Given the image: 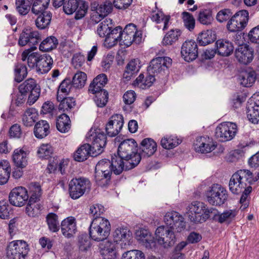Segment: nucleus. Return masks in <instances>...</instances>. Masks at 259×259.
Returning a JSON list of instances; mask_svg holds the SVG:
<instances>
[{"label": "nucleus", "mask_w": 259, "mask_h": 259, "mask_svg": "<svg viewBox=\"0 0 259 259\" xmlns=\"http://www.w3.org/2000/svg\"><path fill=\"white\" fill-rule=\"evenodd\" d=\"M138 239L143 242H145L149 244L153 242V237L151 236L149 231L145 229H141L136 232Z\"/></svg>", "instance_id": "nucleus-61"}, {"label": "nucleus", "mask_w": 259, "mask_h": 259, "mask_svg": "<svg viewBox=\"0 0 259 259\" xmlns=\"http://www.w3.org/2000/svg\"><path fill=\"white\" fill-rule=\"evenodd\" d=\"M131 233L126 228H117L113 233V238L115 242L120 244L122 247L129 244Z\"/></svg>", "instance_id": "nucleus-22"}, {"label": "nucleus", "mask_w": 259, "mask_h": 259, "mask_svg": "<svg viewBox=\"0 0 259 259\" xmlns=\"http://www.w3.org/2000/svg\"><path fill=\"white\" fill-rule=\"evenodd\" d=\"M87 75L85 73L79 71L75 73L71 80L73 87L76 89H81L84 87L87 80Z\"/></svg>", "instance_id": "nucleus-54"}, {"label": "nucleus", "mask_w": 259, "mask_h": 259, "mask_svg": "<svg viewBox=\"0 0 259 259\" xmlns=\"http://www.w3.org/2000/svg\"><path fill=\"white\" fill-rule=\"evenodd\" d=\"M217 144L207 136H200L196 138L194 143V150L200 153H208L214 150Z\"/></svg>", "instance_id": "nucleus-17"}, {"label": "nucleus", "mask_w": 259, "mask_h": 259, "mask_svg": "<svg viewBox=\"0 0 259 259\" xmlns=\"http://www.w3.org/2000/svg\"><path fill=\"white\" fill-rule=\"evenodd\" d=\"M114 244L107 242L103 247L101 248V254L104 259H114L116 256Z\"/></svg>", "instance_id": "nucleus-50"}, {"label": "nucleus", "mask_w": 259, "mask_h": 259, "mask_svg": "<svg viewBox=\"0 0 259 259\" xmlns=\"http://www.w3.org/2000/svg\"><path fill=\"white\" fill-rule=\"evenodd\" d=\"M142 32H138L136 36H134L133 34L126 33L122 30L121 32L120 45L128 47L133 43L139 44L142 42Z\"/></svg>", "instance_id": "nucleus-32"}, {"label": "nucleus", "mask_w": 259, "mask_h": 259, "mask_svg": "<svg viewBox=\"0 0 259 259\" xmlns=\"http://www.w3.org/2000/svg\"><path fill=\"white\" fill-rule=\"evenodd\" d=\"M140 67L139 60L137 59L131 60L126 66L123 77L126 80H130L133 75L139 71Z\"/></svg>", "instance_id": "nucleus-35"}, {"label": "nucleus", "mask_w": 259, "mask_h": 259, "mask_svg": "<svg viewBox=\"0 0 259 259\" xmlns=\"http://www.w3.org/2000/svg\"><path fill=\"white\" fill-rule=\"evenodd\" d=\"M256 73L253 70L242 71L239 75L240 84L245 87H251L256 79Z\"/></svg>", "instance_id": "nucleus-33"}, {"label": "nucleus", "mask_w": 259, "mask_h": 259, "mask_svg": "<svg viewBox=\"0 0 259 259\" xmlns=\"http://www.w3.org/2000/svg\"><path fill=\"white\" fill-rule=\"evenodd\" d=\"M155 80V76L147 71L146 75L141 73L135 81L134 84L141 89H146L151 87Z\"/></svg>", "instance_id": "nucleus-30"}, {"label": "nucleus", "mask_w": 259, "mask_h": 259, "mask_svg": "<svg viewBox=\"0 0 259 259\" xmlns=\"http://www.w3.org/2000/svg\"><path fill=\"white\" fill-rule=\"evenodd\" d=\"M121 259H145V255L140 250H132L124 252Z\"/></svg>", "instance_id": "nucleus-63"}, {"label": "nucleus", "mask_w": 259, "mask_h": 259, "mask_svg": "<svg viewBox=\"0 0 259 259\" xmlns=\"http://www.w3.org/2000/svg\"><path fill=\"white\" fill-rule=\"evenodd\" d=\"M124 167L119 162L117 159L112 156L111 161L107 159L100 160L96 165L95 178L98 186L106 187L111 183V175H116L121 174Z\"/></svg>", "instance_id": "nucleus-3"}, {"label": "nucleus", "mask_w": 259, "mask_h": 259, "mask_svg": "<svg viewBox=\"0 0 259 259\" xmlns=\"http://www.w3.org/2000/svg\"><path fill=\"white\" fill-rule=\"evenodd\" d=\"M233 179V175L232 176L229 184V189L232 193L234 194H238L242 192L243 188L246 187V184H244L243 182H240L239 180H232Z\"/></svg>", "instance_id": "nucleus-57"}, {"label": "nucleus", "mask_w": 259, "mask_h": 259, "mask_svg": "<svg viewBox=\"0 0 259 259\" xmlns=\"http://www.w3.org/2000/svg\"><path fill=\"white\" fill-rule=\"evenodd\" d=\"M72 88L73 87L71 80L70 78H66L61 82L59 87L58 94L59 92H60L65 95H68L71 92Z\"/></svg>", "instance_id": "nucleus-64"}, {"label": "nucleus", "mask_w": 259, "mask_h": 259, "mask_svg": "<svg viewBox=\"0 0 259 259\" xmlns=\"http://www.w3.org/2000/svg\"><path fill=\"white\" fill-rule=\"evenodd\" d=\"M41 40V36L37 31L30 29H24L20 34L18 44L20 46L28 45L30 48L25 50L22 54V60H27V64L31 68L36 69L40 55L38 53H31L36 49V46Z\"/></svg>", "instance_id": "nucleus-1"}, {"label": "nucleus", "mask_w": 259, "mask_h": 259, "mask_svg": "<svg viewBox=\"0 0 259 259\" xmlns=\"http://www.w3.org/2000/svg\"><path fill=\"white\" fill-rule=\"evenodd\" d=\"M50 0H33L31 4V12L34 15H38L48 12V7Z\"/></svg>", "instance_id": "nucleus-39"}, {"label": "nucleus", "mask_w": 259, "mask_h": 259, "mask_svg": "<svg viewBox=\"0 0 259 259\" xmlns=\"http://www.w3.org/2000/svg\"><path fill=\"white\" fill-rule=\"evenodd\" d=\"M181 32L179 29H171L164 35L162 43L164 46H170L176 42Z\"/></svg>", "instance_id": "nucleus-44"}, {"label": "nucleus", "mask_w": 259, "mask_h": 259, "mask_svg": "<svg viewBox=\"0 0 259 259\" xmlns=\"http://www.w3.org/2000/svg\"><path fill=\"white\" fill-rule=\"evenodd\" d=\"M62 234L67 238H70L77 232L76 220L73 217H69L63 220L61 224Z\"/></svg>", "instance_id": "nucleus-21"}, {"label": "nucleus", "mask_w": 259, "mask_h": 259, "mask_svg": "<svg viewBox=\"0 0 259 259\" xmlns=\"http://www.w3.org/2000/svg\"><path fill=\"white\" fill-rule=\"evenodd\" d=\"M235 56L240 64L247 65L254 58V50L246 44L240 45L235 51Z\"/></svg>", "instance_id": "nucleus-18"}, {"label": "nucleus", "mask_w": 259, "mask_h": 259, "mask_svg": "<svg viewBox=\"0 0 259 259\" xmlns=\"http://www.w3.org/2000/svg\"><path fill=\"white\" fill-rule=\"evenodd\" d=\"M233 181L239 180L243 182L244 184L251 185L257 181V179L254 178L253 174L248 169H240L233 174Z\"/></svg>", "instance_id": "nucleus-25"}, {"label": "nucleus", "mask_w": 259, "mask_h": 259, "mask_svg": "<svg viewBox=\"0 0 259 259\" xmlns=\"http://www.w3.org/2000/svg\"><path fill=\"white\" fill-rule=\"evenodd\" d=\"M215 39V34L211 30H207L198 35L197 41L200 46H205L213 42Z\"/></svg>", "instance_id": "nucleus-37"}, {"label": "nucleus", "mask_w": 259, "mask_h": 259, "mask_svg": "<svg viewBox=\"0 0 259 259\" xmlns=\"http://www.w3.org/2000/svg\"><path fill=\"white\" fill-rule=\"evenodd\" d=\"M37 16L35 22L36 26L39 29H45L48 28L52 17V14L50 11L45 12Z\"/></svg>", "instance_id": "nucleus-36"}, {"label": "nucleus", "mask_w": 259, "mask_h": 259, "mask_svg": "<svg viewBox=\"0 0 259 259\" xmlns=\"http://www.w3.org/2000/svg\"><path fill=\"white\" fill-rule=\"evenodd\" d=\"M164 221L166 227L178 232H180L185 228L183 217L176 211L166 213L164 215Z\"/></svg>", "instance_id": "nucleus-16"}, {"label": "nucleus", "mask_w": 259, "mask_h": 259, "mask_svg": "<svg viewBox=\"0 0 259 259\" xmlns=\"http://www.w3.org/2000/svg\"><path fill=\"white\" fill-rule=\"evenodd\" d=\"M123 122L121 114H113L106 124V135L110 137L117 136L122 128Z\"/></svg>", "instance_id": "nucleus-19"}, {"label": "nucleus", "mask_w": 259, "mask_h": 259, "mask_svg": "<svg viewBox=\"0 0 259 259\" xmlns=\"http://www.w3.org/2000/svg\"><path fill=\"white\" fill-rule=\"evenodd\" d=\"M92 148L89 144H84L81 145L74 153V159L78 162L87 160L90 156H92Z\"/></svg>", "instance_id": "nucleus-27"}, {"label": "nucleus", "mask_w": 259, "mask_h": 259, "mask_svg": "<svg viewBox=\"0 0 259 259\" xmlns=\"http://www.w3.org/2000/svg\"><path fill=\"white\" fill-rule=\"evenodd\" d=\"M27 243L23 240H15L10 242L6 249L9 259H25L29 251Z\"/></svg>", "instance_id": "nucleus-9"}, {"label": "nucleus", "mask_w": 259, "mask_h": 259, "mask_svg": "<svg viewBox=\"0 0 259 259\" xmlns=\"http://www.w3.org/2000/svg\"><path fill=\"white\" fill-rule=\"evenodd\" d=\"M70 119L68 114H60L57 119V128L61 133H66L70 128Z\"/></svg>", "instance_id": "nucleus-40"}, {"label": "nucleus", "mask_w": 259, "mask_h": 259, "mask_svg": "<svg viewBox=\"0 0 259 259\" xmlns=\"http://www.w3.org/2000/svg\"><path fill=\"white\" fill-rule=\"evenodd\" d=\"M207 200L214 206L223 204L228 199L227 191L221 185L214 184L206 192Z\"/></svg>", "instance_id": "nucleus-8"}, {"label": "nucleus", "mask_w": 259, "mask_h": 259, "mask_svg": "<svg viewBox=\"0 0 259 259\" xmlns=\"http://www.w3.org/2000/svg\"><path fill=\"white\" fill-rule=\"evenodd\" d=\"M248 21V12L246 10H241L232 16L228 22L227 27L231 32L239 31L243 29Z\"/></svg>", "instance_id": "nucleus-14"}, {"label": "nucleus", "mask_w": 259, "mask_h": 259, "mask_svg": "<svg viewBox=\"0 0 259 259\" xmlns=\"http://www.w3.org/2000/svg\"><path fill=\"white\" fill-rule=\"evenodd\" d=\"M46 221L51 231L57 232L59 230L58 217L56 214L53 212L49 213L46 217Z\"/></svg>", "instance_id": "nucleus-51"}, {"label": "nucleus", "mask_w": 259, "mask_h": 259, "mask_svg": "<svg viewBox=\"0 0 259 259\" xmlns=\"http://www.w3.org/2000/svg\"><path fill=\"white\" fill-rule=\"evenodd\" d=\"M50 133V125L47 121L41 120L35 123L33 133L36 138L42 139L46 137Z\"/></svg>", "instance_id": "nucleus-29"}, {"label": "nucleus", "mask_w": 259, "mask_h": 259, "mask_svg": "<svg viewBox=\"0 0 259 259\" xmlns=\"http://www.w3.org/2000/svg\"><path fill=\"white\" fill-rule=\"evenodd\" d=\"M113 26L111 19H106L99 24L97 30L98 34L101 37L105 38Z\"/></svg>", "instance_id": "nucleus-41"}, {"label": "nucleus", "mask_w": 259, "mask_h": 259, "mask_svg": "<svg viewBox=\"0 0 259 259\" xmlns=\"http://www.w3.org/2000/svg\"><path fill=\"white\" fill-rule=\"evenodd\" d=\"M182 57L187 62L195 60L198 56V46L197 43L192 40L185 41L181 47Z\"/></svg>", "instance_id": "nucleus-20"}, {"label": "nucleus", "mask_w": 259, "mask_h": 259, "mask_svg": "<svg viewBox=\"0 0 259 259\" xmlns=\"http://www.w3.org/2000/svg\"><path fill=\"white\" fill-rule=\"evenodd\" d=\"M237 213L238 211L236 209H229L224 211L219 215L218 222L220 223L226 222L229 224L235 219Z\"/></svg>", "instance_id": "nucleus-55"}, {"label": "nucleus", "mask_w": 259, "mask_h": 259, "mask_svg": "<svg viewBox=\"0 0 259 259\" xmlns=\"http://www.w3.org/2000/svg\"><path fill=\"white\" fill-rule=\"evenodd\" d=\"M237 132V126L235 123L223 122L216 127L215 136L220 141L227 142L233 139Z\"/></svg>", "instance_id": "nucleus-12"}, {"label": "nucleus", "mask_w": 259, "mask_h": 259, "mask_svg": "<svg viewBox=\"0 0 259 259\" xmlns=\"http://www.w3.org/2000/svg\"><path fill=\"white\" fill-rule=\"evenodd\" d=\"M141 154L143 156L149 157L157 150V144L151 138H145L141 143Z\"/></svg>", "instance_id": "nucleus-28"}, {"label": "nucleus", "mask_w": 259, "mask_h": 259, "mask_svg": "<svg viewBox=\"0 0 259 259\" xmlns=\"http://www.w3.org/2000/svg\"><path fill=\"white\" fill-rule=\"evenodd\" d=\"M58 44L57 39L54 36H50L41 42L39 50L43 52H48L56 48Z\"/></svg>", "instance_id": "nucleus-45"}, {"label": "nucleus", "mask_w": 259, "mask_h": 259, "mask_svg": "<svg viewBox=\"0 0 259 259\" xmlns=\"http://www.w3.org/2000/svg\"><path fill=\"white\" fill-rule=\"evenodd\" d=\"M172 229H169L166 237L158 239V243L162 245L164 248H167L173 245L176 241V238Z\"/></svg>", "instance_id": "nucleus-56"}, {"label": "nucleus", "mask_w": 259, "mask_h": 259, "mask_svg": "<svg viewBox=\"0 0 259 259\" xmlns=\"http://www.w3.org/2000/svg\"><path fill=\"white\" fill-rule=\"evenodd\" d=\"M76 105L74 98L72 97L65 98L61 100L58 106L59 112H71Z\"/></svg>", "instance_id": "nucleus-47"}, {"label": "nucleus", "mask_w": 259, "mask_h": 259, "mask_svg": "<svg viewBox=\"0 0 259 259\" xmlns=\"http://www.w3.org/2000/svg\"><path fill=\"white\" fill-rule=\"evenodd\" d=\"M30 202H36L39 200L42 194V191L40 185L37 183H31L29 186Z\"/></svg>", "instance_id": "nucleus-49"}, {"label": "nucleus", "mask_w": 259, "mask_h": 259, "mask_svg": "<svg viewBox=\"0 0 259 259\" xmlns=\"http://www.w3.org/2000/svg\"><path fill=\"white\" fill-rule=\"evenodd\" d=\"M181 142V140L178 139L176 136H170L162 138L160 143L161 146L163 148L171 149L178 146Z\"/></svg>", "instance_id": "nucleus-48"}, {"label": "nucleus", "mask_w": 259, "mask_h": 259, "mask_svg": "<svg viewBox=\"0 0 259 259\" xmlns=\"http://www.w3.org/2000/svg\"><path fill=\"white\" fill-rule=\"evenodd\" d=\"M29 198L27 189L22 186L13 188L9 195V200L12 205L21 207L26 203Z\"/></svg>", "instance_id": "nucleus-15"}, {"label": "nucleus", "mask_w": 259, "mask_h": 259, "mask_svg": "<svg viewBox=\"0 0 259 259\" xmlns=\"http://www.w3.org/2000/svg\"><path fill=\"white\" fill-rule=\"evenodd\" d=\"M19 93L26 94L28 95L27 103L29 105L34 103L40 96V89L36 80L29 78L25 80L19 87Z\"/></svg>", "instance_id": "nucleus-10"}, {"label": "nucleus", "mask_w": 259, "mask_h": 259, "mask_svg": "<svg viewBox=\"0 0 259 259\" xmlns=\"http://www.w3.org/2000/svg\"><path fill=\"white\" fill-rule=\"evenodd\" d=\"M172 64V59L168 57H159L153 59L147 68L149 74L154 76L164 75Z\"/></svg>", "instance_id": "nucleus-11"}, {"label": "nucleus", "mask_w": 259, "mask_h": 259, "mask_svg": "<svg viewBox=\"0 0 259 259\" xmlns=\"http://www.w3.org/2000/svg\"><path fill=\"white\" fill-rule=\"evenodd\" d=\"M182 17L186 28L190 31L193 30L195 25V20L193 16L189 12H183L182 13Z\"/></svg>", "instance_id": "nucleus-58"}, {"label": "nucleus", "mask_w": 259, "mask_h": 259, "mask_svg": "<svg viewBox=\"0 0 259 259\" xmlns=\"http://www.w3.org/2000/svg\"><path fill=\"white\" fill-rule=\"evenodd\" d=\"M170 18V17L169 15H165L162 11L153 12L151 16V20L155 22L157 24H159L161 22H163V30H165L168 29Z\"/></svg>", "instance_id": "nucleus-46"}, {"label": "nucleus", "mask_w": 259, "mask_h": 259, "mask_svg": "<svg viewBox=\"0 0 259 259\" xmlns=\"http://www.w3.org/2000/svg\"><path fill=\"white\" fill-rule=\"evenodd\" d=\"M87 137L92 141L91 145L93 150L92 157H96L102 153L107 143L106 135L100 129L94 130L93 131L92 128L88 133Z\"/></svg>", "instance_id": "nucleus-7"}, {"label": "nucleus", "mask_w": 259, "mask_h": 259, "mask_svg": "<svg viewBox=\"0 0 259 259\" xmlns=\"http://www.w3.org/2000/svg\"><path fill=\"white\" fill-rule=\"evenodd\" d=\"M215 46L218 55L224 57L230 56L234 49L233 43L226 39H218L215 42Z\"/></svg>", "instance_id": "nucleus-23"}, {"label": "nucleus", "mask_w": 259, "mask_h": 259, "mask_svg": "<svg viewBox=\"0 0 259 259\" xmlns=\"http://www.w3.org/2000/svg\"><path fill=\"white\" fill-rule=\"evenodd\" d=\"M108 81L107 76L105 74H100L96 76L89 85L88 91L90 93L96 94L99 91H104V87Z\"/></svg>", "instance_id": "nucleus-24"}, {"label": "nucleus", "mask_w": 259, "mask_h": 259, "mask_svg": "<svg viewBox=\"0 0 259 259\" xmlns=\"http://www.w3.org/2000/svg\"><path fill=\"white\" fill-rule=\"evenodd\" d=\"M36 71L38 73L44 74L48 72L52 67L53 59L51 56L47 54L40 55L38 59Z\"/></svg>", "instance_id": "nucleus-26"}, {"label": "nucleus", "mask_w": 259, "mask_h": 259, "mask_svg": "<svg viewBox=\"0 0 259 259\" xmlns=\"http://www.w3.org/2000/svg\"><path fill=\"white\" fill-rule=\"evenodd\" d=\"M33 1L16 0V9L20 15L25 16L29 13Z\"/></svg>", "instance_id": "nucleus-43"}, {"label": "nucleus", "mask_w": 259, "mask_h": 259, "mask_svg": "<svg viewBox=\"0 0 259 259\" xmlns=\"http://www.w3.org/2000/svg\"><path fill=\"white\" fill-rule=\"evenodd\" d=\"M233 13L229 9H224L220 10L216 16L217 21L220 23L226 22L231 18Z\"/></svg>", "instance_id": "nucleus-62"}, {"label": "nucleus", "mask_w": 259, "mask_h": 259, "mask_svg": "<svg viewBox=\"0 0 259 259\" xmlns=\"http://www.w3.org/2000/svg\"><path fill=\"white\" fill-rule=\"evenodd\" d=\"M118 155H114L125 170L136 167L140 162L141 156L138 153V144L133 139H127L122 141L118 147Z\"/></svg>", "instance_id": "nucleus-2"}, {"label": "nucleus", "mask_w": 259, "mask_h": 259, "mask_svg": "<svg viewBox=\"0 0 259 259\" xmlns=\"http://www.w3.org/2000/svg\"><path fill=\"white\" fill-rule=\"evenodd\" d=\"M28 74L26 65L21 63H17L14 66V81L20 83L27 76Z\"/></svg>", "instance_id": "nucleus-38"}, {"label": "nucleus", "mask_w": 259, "mask_h": 259, "mask_svg": "<svg viewBox=\"0 0 259 259\" xmlns=\"http://www.w3.org/2000/svg\"><path fill=\"white\" fill-rule=\"evenodd\" d=\"M187 209L190 220L194 223L204 222L209 218L211 209L206 208V205L202 202L195 201L189 204Z\"/></svg>", "instance_id": "nucleus-5"}, {"label": "nucleus", "mask_w": 259, "mask_h": 259, "mask_svg": "<svg viewBox=\"0 0 259 259\" xmlns=\"http://www.w3.org/2000/svg\"><path fill=\"white\" fill-rule=\"evenodd\" d=\"M54 149L50 144H42L38 148L37 154L41 158L48 159L52 157Z\"/></svg>", "instance_id": "nucleus-52"}, {"label": "nucleus", "mask_w": 259, "mask_h": 259, "mask_svg": "<svg viewBox=\"0 0 259 259\" xmlns=\"http://www.w3.org/2000/svg\"><path fill=\"white\" fill-rule=\"evenodd\" d=\"M111 225L109 221L104 218L93 219L89 228L90 237L96 241L106 239L110 235Z\"/></svg>", "instance_id": "nucleus-4"}, {"label": "nucleus", "mask_w": 259, "mask_h": 259, "mask_svg": "<svg viewBox=\"0 0 259 259\" xmlns=\"http://www.w3.org/2000/svg\"><path fill=\"white\" fill-rule=\"evenodd\" d=\"M96 95L95 101L98 107L105 106L108 102V93L107 91H101L95 94Z\"/></svg>", "instance_id": "nucleus-59"}, {"label": "nucleus", "mask_w": 259, "mask_h": 259, "mask_svg": "<svg viewBox=\"0 0 259 259\" xmlns=\"http://www.w3.org/2000/svg\"><path fill=\"white\" fill-rule=\"evenodd\" d=\"M28 154L22 149H16L14 151L13 160L17 167L23 168L28 164Z\"/></svg>", "instance_id": "nucleus-34"}, {"label": "nucleus", "mask_w": 259, "mask_h": 259, "mask_svg": "<svg viewBox=\"0 0 259 259\" xmlns=\"http://www.w3.org/2000/svg\"><path fill=\"white\" fill-rule=\"evenodd\" d=\"M41 207L40 204L29 201L25 208V212L29 217H36L40 214Z\"/></svg>", "instance_id": "nucleus-53"}, {"label": "nucleus", "mask_w": 259, "mask_h": 259, "mask_svg": "<svg viewBox=\"0 0 259 259\" xmlns=\"http://www.w3.org/2000/svg\"><path fill=\"white\" fill-rule=\"evenodd\" d=\"M12 208L6 200L0 201V218L8 219L10 218Z\"/></svg>", "instance_id": "nucleus-60"}, {"label": "nucleus", "mask_w": 259, "mask_h": 259, "mask_svg": "<svg viewBox=\"0 0 259 259\" xmlns=\"http://www.w3.org/2000/svg\"><path fill=\"white\" fill-rule=\"evenodd\" d=\"M88 5L82 0H68L63 5L64 12L68 14H72L76 12L75 19L79 20L82 18L87 13Z\"/></svg>", "instance_id": "nucleus-13"}, {"label": "nucleus", "mask_w": 259, "mask_h": 259, "mask_svg": "<svg viewBox=\"0 0 259 259\" xmlns=\"http://www.w3.org/2000/svg\"><path fill=\"white\" fill-rule=\"evenodd\" d=\"M122 27L120 26L112 28L105 37V42L111 48L115 46L118 42L120 44Z\"/></svg>", "instance_id": "nucleus-31"}, {"label": "nucleus", "mask_w": 259, "mask_h": 259, "mask_svg": "<svg viewBox=\"0 0 259 259\" xmlns=\"http://www.w3.org/2000/svg\"><path fill=\"white\" fill-rule=\"evenodd\" d=\"M68 192L69 196L73 199L81 197L85 192L91 189V184L88 179L80 177L73 178L69 183Z\"/></svg>", "instance_id": "nucleus-6"}, {"label": "nucleus", "mask_w": 259, "mask_h": 259, "mask_svg": "<svg viewBox=\"0 0 259 259\" xmlns=\"http://www.w3.org/2000/svg\"><path fill=\"white\" fill-rule=\"evenodd\" d=\"M11 167L9 162L4 160L0 162V185L6 184L10 177Z\"/></svg>", "instance_id": "nucleus-42"}]
</instances>
